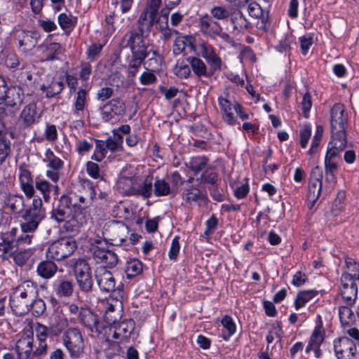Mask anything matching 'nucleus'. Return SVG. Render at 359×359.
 <instances>
[{"mask_svg":"<svg viewBox=\"0 0 359 359\" xmlns=\"http://www.w3.org/2000/svg\"><path fill=\"white\" fill-rule=\"evenodd\" d=\"M76 198L62 195L50 212L51 219L58 224L64 222L63 227L68 232L78 231L87 222L86 215L81 205H78Z\"/></svg>","mask_w":359,"mask_h":359,"instance_id":"obj_1","label":"nucleus"},{"mask_svg":"<svg viewBox=\"0 0 359 359\" xmlns=\"http://www.w3.org/2000/svg\"><path fill=\"white\" fill-rule=\"evenodd\" d=\"M39 296L37 285L31 280H25L18 285L10 296V306L13 313L22 316L29 312V306Z\"/></svg>","mask_w":359,"mask_h":359,"instance_id":"obj_2","label":"nucleus"},{"mask_svg":"<svg viewBox=\"0 0 359 359\" xmlns=\"http://www.w3.org/2000/svg\"><path fill=\"white\" fill-rule=\"evenodd\" d=\"M97 284L101 291L111 293V296L117 302L122 303L124 298L123 285L120 283L116 287V281L113 274L106 267L100 266L95 271Z\"/></svg>","mask_w":359,"mask_h":359,"instance_id":"obj_3","label":"nucleus"},{"mask_svg":"<svg viewBox=\"0 0 359 359\" xmlns=\"http://www.w3.org/2000/svg\"><path fill=\"white\" fill-rule=\"evenodd\" d=\"M123 43L126 42V46H129L131 50L132 55L137 57L144 60L147 57H149L150 54H152V57L149 59L151 62L157 63V59L156 57L158 55L156 50L151 48V46L145 43L143 37L139 36V35L133 32H127L123 36ZM151 63L149 64L151 65Z\"/></svg>","mask_w":359,"mask_h":359,"instance_id":"obj_4","label":"nucleus"},{"mask_svg":"<svg viewBox=\"0 0 359 359\" xmlns=\"http://www.w3.org/2000/svg\"><path fill=\"white\" fill-rule=\"evenodd\" d=\"M330 130L332 136L346 138L348 115L343 104L336 103L330 109Z\"/></svg>","mask_w":359,"mask_h":359,"instance_id":"obj_5","label":"nucleus"},{"mask_svg":"<svg viewBox=\"0 0 359 359\" xmlns=\"http://www.w3.org/2000/svg\"><path fill=\"white\" fill-rule=\"evenodd\" d=\"M198 27L200 32L204 36L213 40L219 37L226 43L234 46L233 39L228 33L224 32L220 24L212 19V17H209V15L206 14L199 19Z\"/></svg>","mask_w":359,"mask_h":359,"instance_id":"obj_6","label":"nucleus"},{"mask_svg":"<svg viewBox=\"0 0 359 359\" xmlns=\"http://www.w3.org/2000/svg\"><path fill=\"white\" fill-rule=\"evenodd\" d=\"M76 248V243L72 238L62 237L48 245L46 256L48 259L61 261L72 255Z\"/></svg>","mask_w":359,"mask_h":359,"instance_id":"obj_7","label":"nucleus"},{"mask_svg":"<svg viewBox=\"0 0 359 359\" xmlns=\"http://www.w3.org/2000/svg\"><path fill=\"white\" fill-rule=\"evenodd\" d=\"M68 311L76 316V320L90 332H98L99 319L87 306H79L75 303L68 304Z\"/></svg>","mask_w":359,"mask_h":359,"instance_id":"obj_8","label":"nucleus"},{"mask_svg":"<svg viewBox=\"0 0 359 359\" xmlns=\"http://www.w3.org/2000/svg\"><path fill=\"white\" fill-rule=\"evenodd\" d=\"M25 94L22 88L19 86H11L8 88L6 96H4L2 108L4 111L0 112V118H4L8 116H13L22 104Z\"/></svg>","mask_w":359,"mask_h":359,"instance_id":"obj_9","label":"nucleus"},{"mask_svg":"<svg viewBox=\"0 0 359 359\" xmlns=\"http://www.w3.org/2000/svg\"><path fill=\"white\" fill-rule=\"evenodd\" d=\"M126 111V104L118 97L109 100L100 107L102 119L111 123L119 121L125 116Z\"/></svg>","mask_w":359,"mask_h":359,"instance_id":"obj_10","label":"nucleus"},{"mask_svg":"<svg viewBox=\"0 0 359 359\" xmlns=\"http://www.w3.org/2000/svg\"><path fill=\"white\" fill-rule=\"evenodd\" d=\"M62 341L72 358H79L83 351L84 342L79 328L69 327L62 334Z\"/></svg>","mask_w":359,"mask_h":359,"instance_id":"obj_11","label":"nucleus"},{"mask_svg":"<svg viewBox=\"0 0 359 359\" xmlns=\"http://www.w3.org/2000/svg\"><path fill=\"white\" fill-rule=\"evenodd\" d=\"M113 306H110L109 310L105 313L104 318L107 320L108 323L113 322L115 325V330H114V336L118 338V343L123 342L127 341L131 334L133 332L135 323L131 319H124L121 321H117L116 319H113L110 316L111 312H112Z\"/></svg>","mask_w":359,"mask_h":359,"instance_id":"obj_12","label":"nucleus"},{"mask_svg":"<svg viewBox=\"0 0 359 359\" xmlns=\"http://www.w3.org/2000/svg\"><path fill=\"white\" fill-rule=\"evenodd\" d=\"M334 349L338 359H353L357 351L355 342L347 337L335 340Z\"/></svg>","mask_w":359,"mask_h":359,"instance_id":"obj_13","label":"nucleus"},{"mask_svg":"<svg viewBox=\"0 0 359 359\" xmlns=\"http://www.w3.org/2000/svg\"><path fill=\"white\" fill-rule=\"evenodd\" d=\"M91 251L96 262L104 264L106 268H114L118 264V255L105 247L95 245L91 248Z\"/></svg>","mask_w":359,"mask_h":359,"instance_id":"obj_14","label":"nucleus"},{"mask_svg":"<svg viewBox=\"0 0 359 359\" xmlns=\"http://www.w3.org/2000/svg\"><path fill=\"white\" fill-rule=\"evenodd\" d=\"M43 161L47 163L46 176L53 182H57L60 179V170L63 168L64 162L55 155L50 149H48L45 154Z\"/></svg>","mask_w":359,"mask_h":359,"instance_id":"obj_15","label":"nucleus"},{"mask_svg":"<svg viewBox=\"0 0 359 359\" xmlns=\"http://www.w3.org/2000/svg\"><path fill=\"white\" fill-rule=\"evenodd\" d=\"M323 172L319 166L315 167L311 173L307 198L314 203L320 196L322 189Z\"/></svg>","mask_w":359,"mask_h":359,"instance_id":"obj_16","label":"nucleus"},{"mask_svg":"<svg viewBox=\"0 0 359 359\" xmlns=\"http://www.w3.org/2000/svg\"><path fill=\"white\" fill-rule=\"evenodd\" d=\"M40 114L36 111V104L31 102L22 110L19 116V123L24 128H29L38 123Z\"/></svg>","mask_w":359,"mask_h":359,"instance_id":"obj_17","label":"nucleus"},{"mask_svg":"<svg viewBox=\"0 0 359 359\" xmlns=\"http://www.w3.org/2000/svg\"><path fill=\"white\" fill-rule=\"evenodd\" d=\"M34 337L32 335L22 336L16 342L15 351L19 359H31L33 352Z\"/></svg>","mask_w":359,"mask_h":359,"instance_id":"obj_18","label":"nucleus"},{"mask_svg":"<svg viewBox=\"0 0 359 359\" xmlns=\"http://www.w3.org/2000/svg\"><path fill=\"white\" fill-rule=\"evenodd\" d=\"M19 48L24 53L32 50L38 43L39 34L35 32H22L18 34Z\"/></svg>","mask_w":359,"mask_h":359,"instance_id":"obj_19","label":"nucleus"},{"mask_svg":"<svg viewBox=\"0 0 359 359\" xmlns=\"http://www.w3.org/2000/svg\"><path fill=\"white\" fill-rule=\"evenodd\" d=\"M341 296L345 304L353 306L358 297V286L355 282L341 281Z\"/></svg>","mask_w":359,"mask_h":359,"instance_id":"obj_20","label":"nucleus"},{"mask_svg":"<svg viewBox=\"0 0 359 359\" xmlns=\"http://www.w3.org/2000/svg\"><path fill=\"white\" fill-rule=\"evenodd\" d=\"M53 290L60 298L69 297L73 294L74 284L72 280L66 278H60L53 283Z\"/></svg>","mask_w":359,"mask_h":359,"instance_id":"obj_21","label":"nucleus"},{"mask_svg":"<svg viewBox=\"0 0 359 359\" xmlns=\"http://www.w3.org/2000/svg\"><path fill=\"white\" fill-rule=\"evenodd\" d=\"M235 102H232L228 98V94L226 97L219 96L218 97L219 106L222 114L223 120L229 125H233L236 122V117L232 113V109H234Z\"/></svg>","mask_w":359,"mask_h":359,"instance_id":"obj_22","label":"nucleus"},{"mask_svg":"<svg viewBox=\"0 0 359 359\" xmlns=\"http://www.w3.org/2000/svg\"><path fill=\"white\" fill-rule=\"evenodd\" d=\"M187 63L190 65L194 74L198 78H210L212 72L208 69L206 64L201 58L195 56L187 57Z\"/></svg>","mask_w":359,"mask_h":359,"instance_id":"obj_23","label":"nucleus"},{"mask_svg":"<svg viewBox=\"0 0 359 359\" xmlns=\"http://www.w3.org/2000/svg\"><path fill=\"white\" fill-rule=\"evenodd\" d=\"M184 199L187 203H197L198 205H205L208 203V198L199 189L191 186L184 190Z\"/></svg>","mask_w":359,"mask_h":359,"instance_id":"obj_24","label":"nucleus"},{"mask_svg":"<svg viewBox=\"0 0 359 359\" xmlns=\"http://www.w3.org/2000/svg\"><path fill=\"white\" fill-rule=\"evenodd\" d=\"M55 260L48 259L39 263L36 266V273L43 279L52 278L57 271L58 266Z\"/></svg>","mask_w":359,"mask_h":359,"instance_id":"obj_25","label":"nucleus"},{"mask_svg":"<svg viewBox=\"0 0 359 359\" xmlns=\"http://www.w3.org/2000/svg\"><path fill=\"white\" fill-rule=\"evenodd\" d=\"M346 138L331 137L325 159L334 160L346 146Z\"/></svg>","mask_w":359,"mask_h":359,"instance_id":"obj_26","label":"nucleus"},{"mask_svg":"<svg viewBox=\"0 0 359 359\" xmlns=\"http://www.w3.org/2000/svg\"><path fill=\"white\" fill-rule=\"evenodd\" d=\"M21 217L22 221L20 223V228L24 233H33L43 219L25 212L22 215Z\"/></svg>","mask_w":359,"mask_h":359,"instance_id":"obj_27","label":"nucleus"},{"mask_svg":"<svg viewBox=\"0 0 359 359\" xmlns=\"http://www.w3.org/2000/svg\"><path fill=\"white\" fill-rule=\"evenodd\" d=\"M155 20L146 16L144 13H141L137 20V29H132L128 32H136L139 36L145 38L149 36Z\"/></svg>","mask_w":359,"mask_h":359,"instance_id":"obj_28","label":"nucleus"},{"mask_svg":"<svg viewBox=\"0 0 359 359\" xmlns=\"http://www.w3.org/2000/svg\"><path fill=\"white\" fill-rule=\"evenodd\" d=\"M0 243V252L3 259H8L20 248L17 239L2 237Z\"/></svg>","mask_w":359,"mask_h":359,"instance_id":"obj_29","label":"nucleus"},{"mask_svg":"<svg viewBox=\"0 0 359 359\" xmlns=\"http://www.w3.org/2000/svg\"><path fill=\"white\" fill-rule=\"evenodd\" d=\"M347 271L344 272L341 277V281L355 282L359 280V264L352 259L346 261Z\"/></svg>","mask_w":359,"mask_h":359,"instance_id":"obj_30","label":"nucleus"},{"mask_svg":"<svg viewBox=\"0 0 359 359\" xmlns=\"http://www.w3.org/2000/svg\"><path fill=\"white\" fill-rule=\"evenodd\" d=\"M230 20L233 29L238 32L243 33L250 27V23L240 11L232 13Z\"/></svg>","mask_w":359,"mask_h":359,"instance_id":"obj_31","label":"nucleus"},{"mask_svg":"<svg viewBox=\"0 0 359 359\" xmlns=\"http://www.w3.org/2000/svg\"><path fill=\"white\" fill-rule=\"evenodd\" d=\"M324 334H325V332H324L323 327V323H322V321L320 320L319 325H318L315 327V329L310 337L309 344L306 348V352L307 353H309L311 351H312L313 346H320V344L324 341Z\"/></svg>","mask_w":359,"mask_h":359,"instance_id":"obj_32","label":"nucleus"},{"mask_svg":"<svg viewBox=\"0 0 359 359\" xmlns=\"http://www.w3.org/2000/svg\"><path fill=\"white\" fill-rule=\"evenodd\" d=\"M194 37L191 35L179 36L176 37L173 44V53L175 55L184 51L187 46L194 48Z\"/></svg>","mask_w":359,"mask_h":359,"instance_id":"obj_33","label":"nucleus"},{"mask_svg":"<svg viewBox=\"0 0 359 359\" xmlns=\"http://www.w3.org/2000/svg\"><path fill=\"white\" fill-rule=\"evenodd\" d=\"M36 189L41 193L45 202H48L50 198V192L54 189L55 194H57L58 187L50 184L47 180L36 178L35 182Z\"/></svg>","mask_w":359,"mask_h":359,"instance_id":"obj_34","label":"nucleus"},{"mask_svg":"<svg viewBox=\"0 0 359 359\" xmlns=\"http://www.w3.org/2000/svg\"><path fill=\"white\" fill-rule=\"evenodd\" d=\"M72 269L75 278L92 274L88 262L84 259L72 260Z\"/></svg>","mask_w":359,"mask_h":359,"instance_id":"obj_35","label":"nucleus"},{"mask_svg":"<svg viewBox=\"0 0 359 359\" xmlns=\"http://www.w3.org/2000/svg\"><path fill=\"white\" fill-rule=\"evenodd\" d=\"M65 84L63 81L53 80L48 86L42 85L40 88L41 90L46 93L47 97L50 98L59 95L63 90Z\"/></svg>","mask_w":359,"mask_h":359,"instance_id":"obj_36","label":"nucleus"},{"mask_svg":"<svg viewBox=\"0 0 359 359\" xmlns=\"http://www.w3.org/2000/svg\"><path fill=\"white\" fill-rule=\"evenodd\" d=\"M210 15L213 20L221 21H227L232 14L229 7L226 6H215L210 11Z\"/></svg>","mask_w":359,"mask_h":359,"instance_id":"obj_37","label":"nucleus"},{"mask_svg":"<svg viewBox=\"0 0 359 359\" xmlns=\"http://www.w3.org/2000/svg\"><path fill=\"white\" fill-rule=\"evenodd\" d=\"M351 306L346 304L339 307V316L343 327L349 326L355 321V315L351 309Z\"/></svg>","mask_w":359,"mask_h":359,"instance_id":"obj_38","label":"nucleus"},{"mask_svg":"<svg viewBox=\"0 0 359 359\" xmlns=\"http://www.w3.org/2000/svg\"><path fill=\"white\" fill-rule=\"evenodd\" d=\"M154 193L156 196H165L175 194L168 182L163 179H158L154 183Z\"/></svg>","mask_w":359,"mask_h":359,"instance_id":"obj_39","label":"nucleus"},{"mask_svg":"<svg viewBox=\"0 0 359 359\" xmlns=\"http://www.w3.org/2000/svg\"><path fill=\"white\" fill-rule=\"evenodd\" d=\"M318 294L317 290H309L299 292L294 300V306L297 310L305 306V304Z\"/></svg>","mask_w":359,"mask_h":359,"instance_id":"obj_40","label":"nucleus"},{"mask_svg":"<svg viewBox=\"0 0 359 359\" xmlns=\"http://www.w3.org/2000/svg\"><path fill=\"white\" fill-rule=\"evenodd\" d=\"M6 203L14 213L19 214L24 211L25 199L22 195H10Z\"/></svg>","mask_w":359,"mask_h":359,"instance_id":"obj_41","label":"nucleus"},{"mask_svg":"<svg viewBox=\"0 0 359 359\" xmlns=\"http://www.w3.org/2000/svg\"><path fill=\"white\" fill-rule=\"evenodd\" d=\"M152 180L146 178L144 181L139 177V183L137 184L136 196H142L148 198L152 194Z\"/></svg>","mask_w":359,"mask_h":359,"instance_id":"obj_42","label":"nucleus"},{"mask_svg":"<svg viewBox=\"0 0 359 359\" xmlns=\"http://www.w3.org/2000/svg\"><path fill=\"white\" fill-rule=\"evenodd\" d=\"M24 212L44 219L46 217V210L43 208L41 198L40 197L34 198L31 206Z\"/></svg>","mask_w":359,"mask_h":359,"instance_id":"obj_43","label":"nucleus"},{"mask_svg":"<svg viewBox=\"0 0 359 359\" xmlns=\"http://www.w3.org/2000/svg\"><path fill=\"white\" fill-rule=\"evenodd\" d=\"M161 4V0H151L141 13H144L147 17L158 22L160 20L159 18H158V13Z\"/></svg>","mask_w":359,"mask_h":359,"instance_id":"obj_44","label":"nucleus"},{"mask_svg":"<svg viewBox=\"0 0 359 359\" xmlns=\"http://www.w3.org/2000/svg\"><path fill=\"white\" fill-rule=\"evenodd\" d=\"M86 184L89 189V199L88 200V201H86V198H85L83 196H81L79 197H77V196L76 195L72 196V197H76V203L78 205H81V210L83 212H84L85 214L86 208L89 205V204L92 203L96 195L93 184L89 181H88Z\"/></svg>","mask_w":359,"mask_h":359,"instance_id":"obj_45","label":"nucleus"},{"mask_svg":"<svg viewBox=\"0 0 359 359\" xmlns=\"http://www.w3.org/2000/svg\"><path fill=\"white\" fill-rule=\"evenodd\" d=\"M207 164L208 158L204 156L193 157L186 163L187 167L196 174L203 170Z\"/></svg>","mask_w":359,"mask_h":359,"instance_id":"obj_46","label":"nucleus"},{"mask_svg":"<svg viewBox=\"0 0 359 359\" xmlns=\"http://www.w3.org/2000/svg\"><path fill=\"white\" fill-rule=\"evenodd\" d=\"M43 53L46 55L45 60L51 61L57 59V55L62 53V48L58 43H50L46 45Z\"/></svg>","mask_w":359,"mask_h":359,"instance_id":"obj_47","label":"nucleus"},{"mask_svg":"<svg viewBox=\"0 0 359 359\" xmlns=\"http://www.w3.org/2000/svg\"><path fill=\"white\" fill-rule=\"evenodd\" d=\"M33 255V250L31 248L22 249L20 248L12 256L14 262L18 266L24 265Z\"/></svg>","mask_w":359,"mask_h":359,"instance_id":"obj_48","label":"nucleus"},{"mask_svg":"<svg viewBox=\"0 0 359 359\" xmlns=\"http://www.w3.org/2000/svg\"><path fill=\"white\" fill-rule=\"evenodd\" d=\"M76 19L66 13H60L58 16V23L61 28L69 34L74 27Z\"/></svg>","mask_w":359,"mask_h":359,"instance_id":"obj_49","label":"nucleus"},{"mask_svg":"<svg viewBox=\"0 0 359 359\" xmlns=\"http://www.w3.org/2000/svg\"><path fill=\"white\" fill-rule=\"evenodd\" d=\"M11 141L0 130V165H1L11 153Z\"/></svg>","mask_w":359,"mask_h":359,"instance_id":"obj_50","label":"nucleus"},{"mask_svg":"<svg viewBox=\"0 0 359 359\" xmlns=\"http://www.w3.org/2000/svg\"><path fill=\"white\" fill-rule=\"evenodd\" d=\"M76 280L81 292L85 294H89L92 292L93 288L92 274L76 278Z\"/></svg>","mask_w":359,"mask_h":359,"instance_id":"obj_51","label":"nucleus"},{"mask_svg":"<svg viewBox=\"0 0 359 359\" xmlns=\"http://www.w3.org/2000/svg\"><path fill=\"white\" fill-rule=\"evenodd\" d=\"M87 90L81 88L78 90L76 101L74 102V114L80 116V111H83L86 104Z\"/></svg>","mask_w":359,"mask_h":359,"instance_id":"obj_52","label":"nucleus"},{"mask_svg":"<svg viewBox=\"0 0 359 359\" xmlns=\"http://www.w3.org/2000/svg\"><path fill=\"white\" fill-rule=\"evenodd\" d=\"M143 62V60L131 55V58L128 59V77L134 78L139 72Z\"/></svg>","mask_w":359,"mask_h":359,"instance_id":"obj_53","label":"nucleus"},{"mask_svg":"<svg viewBox=\"0 0 359 359\" xmlns=\"http://www.w3.org/2000/svg\"><path fill=\"white\" fill-rule=\"evenodd\" d=\"M205 61L210 67L209 70L212 72V75L215 72L222 70L223 62L221 57L216 53V52L206 58Z\"/></svg>","mask_w":359,"mask_h":359,"instance_id":"obj_54","label":"nucleus"},{"mask_svg":"<svg viewBox=\"0 0 359 359\" xmlns=\"http://www.w3.org/2000/svg\"><path fill=\"white\" fill-rule=\"evenodd\" d=\"M46 305L44 301L41 298H38V297L34 298L33 302H31L29 306V311H31L36 317L41 316L46 311Z\"/></svg>","mask_w":359,"mask_h":359,"instance_id":"obj_55","label":"nucleus"},{"mask_svg":"<svg viewBox=\"0 0 359 359\" xmlns=\"http://www.w3.org/2000/svg\"><path fill=\"white\" fill-rule=\"evenodd\" d=\"M142 271V264L137 259L128 262L126 266V273L128 277H134Z\"/></svg>","mask_w":359,"mask_h":359,"instance_id":"obj_56","label":"nucleus"},{"mask_svg":"<svg viewBox=\"0 0 359 359\" xmlns=\"http://www.w3.org/2000/svg\"><path fill=\"white\" fill-rule=\"evenodd\" d=\"M174 72L180 79H188L191 74V67L189 63H177L175 67Z\"/></svg>","mask_w":359,"mask_h":359,"instance_id":"obj_57","label":"nucleus"},{"mask_svg":"<svg viewBox=\"0 0 359 359\" xmlns=\"http://www.w3.org/2000/svg\"><path fill=\"white\" fill-rule=\"evenodd\" d=\"M95 142L96 146L92 159L100 162L105 157L107 151L103 141L95 140Z\"/></svg>","mask_w":359,"mask_h":359,"instance_id":"obj_58","label":"nucleus"},{"mask_svg":"<svg viewBox=\"0 0 359 359\" xmlns=\"http://www.w3.org/2000/svg\"><path fill=\"white\" fill-rule=\"evenodd\" d=\"M325 170L327 180H334L338 170L337 163L334 160L325 159Z\"/></svg>","mask_w":359,"mask_h":359,"instance_id":"obj_59","label":"nucleus"},{"mask_svg":"<svg viewBox=\"0 0 359 359\" xmlns=\"http://www.w3.org/2000/svg\"><path fill=\"white\" fill-rule=\"evenodd\" d=\"M132 180V176L128 177L123 175L119 176L116 182V187L118 191L123 194L126 195L128 189L130 186V183Z\"/></svg>","mask_w":359,"mask_h":359,"instance_id":"obj_60","label":"nucleus"},{"mask_svg":"<svg viewBox=\"0 0 359 359\" xmlns=\"http://www.w3.org/2000/svg\"><path fill=\"white\" fill-rule=\"evenodd\" d=\"M222 324L224 327L227 330L228 334L226 337H224L225 340L229 339V338L233 335L236 332V325L232 319V318L229 316H225L222 320Z\"/></svg>","mask_w":359,"mask_h":359,"instance_id":"obj_61","label":"nucleus"},{"mask_svg":"<svg viewBox=\"0 0 359 359\" xmlns=\"http://www.w3.org/2000/svg\"><path fill=\"white\" fill-rule=\"evenodd\" d=\"M311 135V128L309 125H304L300 130V145L306 148Z\"/></svg>","mask_w":359,"mask_h":359,"instance_id":"obj_62","label":"nucleus"},{"mask_svg":"<svg viewBox=\"0 0 359 359\" xmlns=\"http://www.w3.org/2000/svg\"><path fill=\"white\" fill-rule=\"evenodd\" d=\"M201 55L205 60L215 52L214 47L207 41H202L198 45Z\"/></svg>","mask_w":359,"mask_h":359,"instance_id":"obj_63","label":"nucleus"},{"mask_svg":"<svg viewBox=\"0 0 359 359\" xmlns=\"http://www.w3.org/2000/svg\"><path fill=\"white\" fill-rule=\"evenodd\" d=\"M218 225L217 218L212 215L205 222V230L204 234L206 236H210L216 230Z\"/></svg>","mask_w":359,"mask_h":359,"instance_id":"obj_64","label":"nucleus"}]
</instances>
